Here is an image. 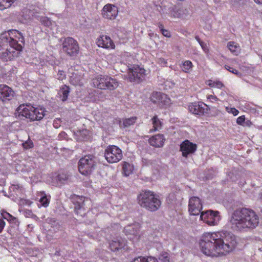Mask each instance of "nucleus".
<instances>
[{"instance_id": "2", "label": "nucleus", "mask_w": 262, "mask_h": 262, "mask_svg": "<svg viewBox=\"0 0 262 262\" xmlns=\"http://www.w3.org/2000/svg\"><path fill=\"white\" fill-rule=\"evenodd\" d=\"M24 38L16 30H10L0 35V59L3 61H11L19 56Z\"/></svg>"}, {"instance_id": "56", "label": "nucleus", "mask_w": 262, "mask_h": 262, "mask_svg": "<svg viewBox=\"0 0 262 262\" xmlns=\"http://www.w3.org/2000/svg\"><path fill=\"white\" fill-rule=\"evenodd\" d=\"M261 199L262 200V193H261Z\"/></svg>"}, {"instance_id": "29", "label": "nucleus", "mask_w": 262, "mask_h": 262, "mask_svg": "<svg viewBox=\"0 0 262 262\" xmlns=\"http://www.w3.org/2000/svg\"><path fill=\"white\" fill-rule=\"evenodd\" d=\"M134 169L133 166L126 162H124L122 165L123 173L125 176H129Z\"/></svg>"}, {"instance_id": "13", "label": "nucleus", "mask_w": 262, "mask_h": 262, "mask_svg": "<svg viewBox=\"0 0 262 262\" xmlns=\"http://www.w3.org/2000/svg\"><path fill=\"white\" fill-rule=\"evenodd\" d=\"M197 145L186 139L180 145V150L183 157L187 158L188 155L193 154L197 150Z\"/></svg>"}, {"instance_id": "1", "label": "nucleus", "mask_w": 262, "mask_h": 262, "mask_svg": "<svg viewBox=\"0 0 262 262\" xmlns=\"http://www.w3.org/2000/svg\"><path fill=\"white\" fill-rule=\"evenodd\" d=\"M199 244L203 254L210 257H219L233 251L237 242L233 234L227 231H219L204 233Z\"/></svg>"}, {"instance_id": "39", "label": "nucleus", "mask_w": 262, "mask_h": 262, "mask_svg": "<svg viewBox=\"0 0 262 262\" xmlns=\"http://www.w3.org/2000/svg\"><path fill=\"white\" fill-rule=\"evenodd\" d=\"M76 79V77H71L70 80L71 83L74 85L82 86L83 83L81 80L79 78L77 80Z\"/></svg>"}, {"instance_id": "40", "label": "nucleus", "mask_w": 262, "mask_h": 262, "mask_svg": "<svg viewBox=\"0 0 262 262\" xmlns=\"http://www.w3.org/2000/svg\"><path fill=\"white\" fill-rule=\"evenodd\" d=\"M226 111L229 113L232 114L234 116H237L239 113V111L234 107H226Z\"/></svg>"}, {"instance_id": "6", "label": "nucleus", "mask_w": 262, "mask_h": 262, "mask_svg": "<svg viewBox=\"0 0 262 262\" xmlns=\"http://www.w3.org/2000/svg\"><path fill=\"white\" fill-rule=\"evenodd\" d=\"M104 156L110 163H117L123 157L122 150L117 146L109 145L105 149Z\"/></svg>"}, {"instance_id": "50", "label": "nucleus", "mask_w": 262, "mask_h": 262, "mask_svg": "<svg viewBox=\"0 0 262 262\" xmlns=\"http://www.w3.org/2000/svg\"><path fill=\"white\" fill-rule=\"evenodd\" d=\"M157 25H158V27L159 28L161 32V30L164 29V26L161 23H158L157 24Z\"/></svg>"}, {"instance_id": "51", "label": "nucleus", "mask_w": 262, "mask_h": 262, "mask_svg": "<svg viewBox=\"0 0 262 262\" xmlns=\"http://www.w3.org/2000/svg\"><path fill=\"white\" fill-rule=\"evenodd\" d=\"M57 121L54 120L53 122V126L55 128H57L59 126V125L58 124V123L57 122Z\"/></svg>"}, {"instance_id": "55", "label": "nucleus", "mask_w": 262, "mask_h": 262, "mask_svg": "<svg viewBox=\"0 0 262 262\" xmlns=\"http://www.w3.org/2000/svg\"><path fill=\"white\" fill-rule=\"evenodd\" d=\"M4 217L5 219H7V216H4Z\"/></svg>"}, {"instance_id": "44", "label": "nucleus", "mask_w": 262, "mask_h": 262, "mask_svg": "<svg viewBox=\"0 0 262 262\" xmlns=\"http://www.w3.org/2000/svg\"><path fill=\"white\" fill-rule=\"evenodd\" d=\"M245 120V117L244 115L238 117L236 119V123L239 125H243Z\"/></svg>"}, {"instance_id": "5", "label": "nucleus", "mask_w": 262, "mask_h": 262, "mask_svg": "<svg viewBox=\"0 0 262 262\" xmlns=\"http://www.w3.org/2000/svg\"><path fill=\"white\" fill-rule=\"evenodd\" d=\"M97 162L93 155H88L82 157L78 162V170L84 176H89L95 169Z\"/></svg>"}, {"instance_id": "43", "label": "nucleus", "mask_w": 262, "mask_h": 262, "mask_svg": "<svg viewBox=\"0 0 262 262\" xmlns=\"http://www.w3.org/2000/svg\"><path fill=\"white\" fill-rule=\"evenodd\" d=\"M207 98L211 102H215L219 101V99L214 95H208L207 96Z\"/></svg>"}, {"instance_id": "47", "label": "nucleus", "mask_w": 262, "mask_h": 262, "mask_svg": "<svg viewBox=\"0 0 262 262\" xmlns=\"http://www.w3.org/2000/svg\"><path fill=\"white\" fill-rule=\"evenodd\" d=\"M161 32L163 36L169 38L171 37V33L168 30L164 29V30H161Z\"/></svg>"}, {"instance_id": "9", "label": "nucleus", "mask_w": 262, "mask_h": 262, "mask_svg": "<svg viewBox=\"0 0 262 262\" xmlns=\"http://www.w3.org/2000/svg\"><path fill=\"white\" fill-rule=\"evenodd\" d=\"M200 218L210 226H214L219 222L221 218L217 211L207 210L201 213Z\"/></svg>"}, {"instance_id": "22", "label": "nucleus", "mask_w": 262, "mask_h": 262, "mask_svg": "<svg viewBox=\"0 0 262 262\" xmlns=\"http://www.w3.org/2000/svg\"><path fill=\"white\" fill-rule=\"evenodd\" d=\"M165 141L164 136L160 134L152 136L148 140V143L151 146L157 148L162 147Z\"/></svg>"}, {"instance_id": "17", "label": "nucleus", "mask_w": 262, "mask_h": 262, "mask_svg": "<svg viewBox=\"0 0 262 262\" xmlns=\"http://www.w3.org/2000/svg\"><path fill=\"white\" fill-rule=\"evenodd\" d=\"M98 47L106 49H114L115 45L111 37L108 36L102 35L99 36L96 40Z\"/></svg>"}, {"instance_id": "30", "label": "nucleus", "mask_w": 262, "mask_h": 262, "mask_svg": "<svg viewBox=\"0 0 262 262\" xmlns=\"http://www.w3.org/2000/svg\"><path fill=\"white\" fill-rule=\"evenodd\" d=\"M228 48L229 50L234 55H237L239 52V47L237 43L233 41H230L228 43Z\"/></svg>"}, {"instance_id": "26", "label": "nucleus", "mask_w": 262, "mask_h": 262, "mask_svg": "<svg viewBox=\"0 0 262 262\" xmlns=\"http://www.w3.org/2000/svg\"><path fill=\"white\" fill-rule=\"evenodd\" d=\"M137 118L136 117H132L127 119H123L120 120L119 122V125L121 127H128L133 125L136 121Z\"/></svg>"}, {"instance_id": "19", "label": "nucleus", "mask_w": 262, "mask_h": 262, "mask_svg": "<svg viewBox=\"0 0 262 262\" xmlns=\"http://www.w3.org/2000/svg\"><path fill=\"white\" fill-rule=\"evenodd\" d=\"M110 247L112 251L115 252L120 250H127L128 247L127 245V241L122 238L113 240L110 243Z\"/></svg>"}, {"instance_id": "37", "label": "nucleus", "mask_w": 262, "mask_h": 262, "mask_svg": "<svg viewBox=\"0 0 262 262\" xmlns=\"http://www.w3.org/2000/svg\"><path fill=\"white\" fill-rule=\"evenodd\" d=\"M22 146L24 149H29L33 147L34 144L29 137L27 141L22 143Z\"/></svg>"}, {"instance_id": "25", "label": "nucleus", "mask_w": 262, "mask_h": 262, "mask_svg": "<svg viewBox=\"0 0 262 262\" xmlns=\"http://www.w3.org/2000/svg\"><path fill=\"white\" fill-rule=\"evenodd\" d=\"M151 121L153 128L150 130V132L158 131L162 128L163 123L157 115L154 116Z\"/></svg>"}, {"instance_id": "27", "label": "nucleus", "mask_w": 262, "mask_h": 262, "mask_svg": "<svg viewBox=\"0 0 262 262\" xmlns=\"http://www.w3.org/2000/svg\"><path fill=\"white\" fill-rule=\"evenodd\" d=\"M106 81V89L114 90L116 89L119 85L118 82L116 79L112 78L107 76Z\"/></svg>"}, {"instance_id": "14", "label": "nucleus", "mask_w": 262, "mask_h": 262, "mask_svg": "<svg viewBox=\"0 0 262 262\" xmlns=\"http://www.w3.org/2000/svg\"><path fill=\"white\" fill-rule=\"evenodd\" d=\"M202 204L200 199L196 196L191 197L189 200L188 210L191 215H198L201 212Z\"/></svg>"}, {"instance_id": "32", "label": "nucleus", "mask_w": 262, "mask_h": 262, "mask_svg": "<svg viewBox=\"0 0 262 262\" xmlns=\"http://www.w3.org/2000/svg\"><path fill=\"white\" fill-rule=\"evenodd\" d=\"M206 84L211 88L222 89L224 86V84L220 80L213 81L212 80H209L206 82Z\"/></svg>"}, {"instance_id": "15", "label": "nucleus", "mask_w": 262, "mask_h": 262, "mask_svg": "<svg viewBox=\"0 0 262 262\" xmlns=\"http://www.w3.org/2000/svg\"><path fill=\"white\" fill-rule=\"evenodd\" d=\"M189 13V10L183 6L174 5L169 9V15L174 18H184Z\"/></svg>"}, {"instance_id": "41", "label": "nucleus", "mask_w": 262, "mask_h": 262, "mask_svg": "<svg viewBox=\"0 0 262 262\" xmlns=\"http://www.w3.org/2000/svg\"><path fill=\"white\" fill-rule=\"evenodd\" d=\"M66 78V74L64 71L59 70L57 74V78L59 80H63Z\"/></svg>"}, {"instance_id": "33", "label": "nucleus", "mask_w": 262, "mask_h": 262, "mask_svg": "<svg viewBox=\"0 0 262 262\" xmlns=\"http://www.w3.org/2000/svg\"><path fill=\"white\" fill-rule=\"evenodd\" d=\"M16 0H0V10L10 8Z\"/></svg>"}, {"instance_id": "38", "label": "nucleus", "mask_w": 262, "mask_h": 262, "mask_svg": "<svg viewBox=\"0 0 262 262\" xmlns=\"http://www.w3.org/2000/svg\"><path fill=\"white\" fill-rule=\"evenodd\" d=\"M159 258L161 262H169V256L168 253L164 252L160 254Z\"/></svg>"}, {"instance_id": "11", "label": "nucleus", "mask_w": 262, "mask_h": 262, "mask_svg": "<svg viewBox=\"0 0 262 262\" xmlns=\"http://www.w3.org/2000/svg\"><path fill=\"white\" fill-rule=\"evenodd\" d=\"M118 14V9L117 7L111 4L105 5L101 10L102 17L107 20L116 19Z\"/></svg>"}, {"instance_id": "53", "label": "nucleus", "mask_w": 262, "mask_h": 262, "mask_svg": "<svg viewBox=\"0 0 262 262\" xmlns=\"http://www.w3.org/2000/svg\"><path fill=\"white\" fill-rule=\"evenodd\" d=\"M6 215L8 216V217H12V215H11L10 213H8V212H6Z\"/></svg>"}, {"instance_id": "4", "label": "nucleus", "mask_w": 262, "mask_h": 262, "mask_svg": "<svg viewBox=\"0 0 262 262\" xmlns=\"http://www.w3.org/2000/svg\"><path fill=\"white\" fill-rule=\"evenodd\" d=\"M137 200L141 207L151 212L158 210L162 204L159 195L150 190H142Z\"/></svg>"}, {"instance_id": "24", "label": "nucleus", "mask_w": 262, "mask_h": 262, "mask_svg": "<svg viewBox=\"0 0 262 262\" xmlns=\"http://www.w3.org/2000/svg\"><path fill=\"white\" fill-rule=\"evenodd\" d=\"M70 92V88L69 86L64 84L60 88L58 95L62 101H66L69 95Z\"/></svg>"}, {"instance_id": "8", "label": "nucleus", "mask_w": 262, "mask_h": 262, "mask_svg": "<svg viewBox=\"0 0 262 262\" xmlns=\"http://www.w3.org/2000/svg\"><path fill=\"white\" fill-rule=\"evenodd\" d=\"M145 77V70L138 65H134L132 68L129 69L128 79L130 82H139L144 79Z\"/></svg>"}, {"instance_id": "54", "label": "nucleus", "mask_w": 262, "mask_h": 262, "mask_svg": "<svg viewBox=\"0 0 262 262\" xmlns=\"http://www.w3.org/2000/svg\"><path fill=\"white\" fill-rule=\"evenodd\" d=\"M195 38H196V39L199 41V43H200V42H202V41L200 40V38H199V37L196 36V37H195Z\"/></svg>"}, {"instance_id": "52", "label": "nucleus", "mask_w": 262, "mask_h": 262, "mask_svg": "<svg viewBox=\"0 0 262 262\" xmlns=\"http://www.w3.org/2000/svg\"><path fill=\"white\" fill-rule=\"evenodd\" d=\"M254 2L257 4H262V0H254Z\"/></svg>"}, {"instance_id": "10", "label": "nucleus", "mask_w": 262, "mask_h": 262, "mask_svg": "<svg viewBox=\"0 0 262 262\" xmlns=\"http://www.w3.org/2000/svg\"><path fill=\"white\" fill-rule=\"evenodd\" d=\"M141 225L138 223H135L126 226L123 231L126 235L130 239L138 240L140 237Z\"/></svg>"}, {"instance_id": "16", "label": "nucleus", "mask_w": 262, "mask_h": 262, "mask_svg": "<svg viewBox=\"0 0 262 262\" xmlns=\"http://www.w3.org/2000/svg\"><path fill=\"white\" fill-rule=\"evenodd\" d=\"M207 107L208 106L204 103L194 102L188 105V109L190 112L193 114L203 115L207 112Z\"/></svg>"}, {"instance_id": "28", "label": "nucleus", "mask_w": 262, "mask_h": 262, "mask_svg": "<svg viewBox=\"0 0 262 262\" xmlns=\"http://www.w3.org/2000/svg\"><path fill=\"white\" fill-rule=\"evenodd\" d=\"M39 195L41 196L39 199V203L41 206L44 207H47L50 204L51 196L50 195H47L44 191H40Z\"/></svg>"}, {"instance_id": "42", "label": "nucleus", "mask_w": 262, "mask_h": 262, "mask_svg": "<svg viewBox=\"0 0 262 262\" xmlns=\"http://www.w3.org/2000/svg\"><path fill=\"white\" fill-rule=\"evenodd\" d=\"M225 68L229 71V72L236 75H241V73L237 70H236L235 69H234L233 68L229 66H228V65H225Z\"/></svg>"}, {"instance_id": "35", "label": "nucleus", "mask_w": 262, "mask_h": 262, "mask_svg": "<svg viewBox=\"0 0 262 262\" xmlns=\"http://www.w3.org/2000/svg\"><path fill=\"white\" fill-rule=\"evenodd\" d=\"M55 180L59 183H62L67 180L68 177L66 173L63 172L55 173Z\"/></svg>"}, {"instance_id": "48", "label": "nucleus", "mask_w": 262, "mask_h": 262, "mask_svg": "<svg viewBox=\"0 0 262 262\" xmlns=\"http://www.w3.org/2000/svg\"><path fill=\"white\" fill-rule=\"evenodd\" d=\"M200 45L205 52H208L209 49L207 46L203 42H200Z\"/></svg>"}, {"instance_id": "45", "label": "nucleus", "mask_w": 262, "mask_h": 262, "mask_svg": "<svg viewBox=\"0 0 262 262\" xmlns=\"http://www.w3.org/2000/svg\"><path fill=\"white\" fill-rule=\"evenodd\" d=\"M41 22L47 26H48L51 24V21L49 19L46 17H42L41 19Z\"/></svg>"}, {"instance_id": "36", "label": "nucleus", "mask_w": 262, "mask_h": 262, "mask_svg": "<svg viewBox=\"0 0 262 262\" xmlns=\"http://www.w3.org/2000/svg\"><path fill=\"white\" fill-rule=\"evenodd\" d=\"M161 92H153L150 97V100L155 104H158L160 99Z\"/></svg>"}, {"instance_id": "12", "label": "nucleus", "mask_w": 262, "mask_h": 262, "mask_svg": "<svg viewBox=\"0 0 262 262\" xmlns=\"http://www.w3.org/2000/svg\"><path fill=\"white\" fill-rule=\"evenodd\" d=\"M72 200L74 204V211L76 214L80 216H83L85 214V209L84 208L85 198L83 196L74 195Z\"/></svg>"}, {"instance_id": "49", "label": "nucleus", "mask_w": 262, "mask_h": 262, "mask_svg": "<svg viewBox=\"0 0 262 262\" xmlns=\"http://www.w3.org/2000/svg\"><path fill=\"white\" fill-rule=\"evenodd\" d=\"M6 225V222L3 219H0V233L2 232L4 228Z\"/></svg>"}, {"instance_id": "20", "label": "nucleus", "mask_w": 262, "mask_h": 262, "mask_svg": "<svg viewBox=\"0 0 262 262\" xmlns=\"http://www.w3.org/2000/svg\"><path fill=\"white\" fill-rule=\"evenodd\" d=\"M14 96V92L6 85L0 84V100L4 102L11 100Z\"/></svg>"}, {"instance_id": "18", "label": "nucleus", "mask_w": 262, "mask_h": 262, "mask_svg": "<svg viewBox=\"0 0 262 262\" xmlns=\"http://www.w3.org/2000/svg\"><path fill=\"white\" fill-rule=\"evenodd\" d=\"M32 111H29L28 120L30 122L40 120L45 116V110L41 107H36L33 106Z\"/></svg>"}, {"instance_id": "7", "label": "nucleus", "mask_w": 262, "mask_h": 262, "mask_svg": "<svg viewBox=\"0 0 262 262\" xmlns=\"http://www.w3.org/2000/svg\"><path fill=\"white\" fill-rule=\"evenodd\" d=\"M62 50L70 56H76L79 52L77 41L72 37H67L62 42Z\"/></svg>"}, {"instance_id": "3", "label": "nucleus", "mask_w": 262, "mask_h": 262, "mask_svg": "<svg viewBox=\"0 0 262 262\" xmlns=\"http://www.w3.org/2000/svg\"><path fill=\"white\" fill-rule=\"evenodd\" d=\"M232 223L239 230L254 229L259 224V217L252 209L243 208L234 212Z\"/></svg>"}, {"instance_id": "21", "label": "nucleus", "mask_w": 262, "mask_h": 262, "mask_svg": "<svg viewBox=\"0 0 262 262\" xmlns=\"http://www.w3.org/2000/svg\"><path fill=\"white\" fill-rule=\"evenodd\" d=\"M33 105L28 104H21L16 110V114L19 118L28 119L29 111H32Z\"/></svg>"}, {"instance_id": "34", "label": "nucleus", "mask_w": 262, "mask_h": 262, "mask_svg": "<svg viewBox=\"0 0 262 262\" xmlns=\"http://www.w3.org/2000/svg\"><path fill=\"white\" fill-rule=\"evenodd\" d=\"M192 67L193 64L191 61L186 60L182 64V69L185 73H189Z\"/></svg>"}, {"instance_id": "23", "label": "nucleus", "mask_w": 262, "mask_h": 262, "mask_svg": "<svg viewBox=\"0 0 262 262\" xmlns=\"http://www.w3.org/2000/svg\"><path fill=\"white\" fill-rule=\"evenodd\" d=\"M106 77H107V75H100L93 78L92 81L94 86L98 89L105 90L106 81H107Z\"/></svg>"}, {"instance_id": "31", "label": "nucleus", "mask_w": 262, "mask_h": 262, "mask_svg": "<svg viewBox=\"0 0 262 262\" xmlns=\"http://www.w3.org/2000/svg\"><path fill=\"white\" fill-rule=\"evenodd\" d=\"M160 99L159 101V105L164 106L168 105L170 102V99L168 96L165 94L161 93Z\"/></svg>"}, {"instance_id": "46", "label": "nucleus", "mask_w": 262, "mask_h": 262, "mask_svg": "<svg viewBox=\"0 0 262 262\" xmlns=\"http://www.w3.org/2000/svg\"><path fill=\"white\" fill-rule=\"evenodd\" d=\"M157 63L161 66H166L167 64V61L163 58H159L158 59Z\"/></svg>"}]
</instances>
